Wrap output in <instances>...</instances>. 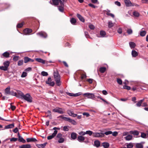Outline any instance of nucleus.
Here are the masks:
<instances>
[{"instance_id": "41", "label": "nucleus", "mask_w": 148, "mask_h": 148, "mask_svg": "<svg viewBox=\"0 0 148 148\" xmlns=\"http://www.w3.org/2000/svg\"><path fill=\"white\" fill-rule=\"evenodd\" d=\"M106 70V68L105 67H101L99 71H100L101 73H104Z\"/></svg>"}, {"instance_id": "29", "label": "nucleus", "mask_w": 148, "mask_h": 148, "mask_svg": "<svg viewBox=\"0 0 148 148\" xmlns=\"http://www.w3.org/2000/svg\"><path fill=\"white\" fill-rule=\"evenodd\" d=\"M10 86H8L7 88L5 89V92L7 94L9 95L10 94Z\"/></svg>"}, {"instance_id": "17", "label": "nucleus", "mask_w": 148, "mask_h": 148, "mask_svg": "<svg viewBox=\"0 0 148 148\" xmlns=\"http://www.w3.org/2000/svg\"><path fill=\"white\" fill-rule=\"evenodd\" d=\"M32 32L31 29L27 28L23 30V33L24 35H27L31 33Z\"/></svg>"}, {"instance_id": "33", "label": "nucleus", "mask_w": 148, "mask_h": 148, "mask_svg": "<svg viewBox=\"0 0 148 148\" xmlns=\"http://www.w3.org/2000/svg\"><path fill=\"white\" fill-rule=\"evenodd\" d=\"M144 100V99H141L136 104V106L137 107H140L141 106V104L142 103V102H143V101Z\"/></svg>"}, {"instance_id": "5", "label": "nucleus", "mask_w": 148, "mask_h": 148, "mask_svg": "<svg viewBox=\"0 0 148 148\" xmlns=\"http://www.w3.org/2000/svg\"><path fill=\"white\" fill-rule=\"evenodd\" d=\"M83 96L86 97L88 99H90L95 100V96L94 94L92 93H85L83 94Z\"/></svg>"}, {"instance_id": "49", "label": "nucleus", "mask_w": 148, "mask_h": 148, "mask_svg": "<svg viewBox=\"0 0 148 148\" xmlns=\"http://www.w3.org/2000/svg\"><path fill=\"white\" fill-rule=\"evenodd\" d=\"M117 32L120 34H121L122 32V29L120 27L118 28L117 29Z\"/></svg>"}, {"instance_id": "40", "label": "nucleus", "mask_w": 148, "mask_h": 148, "mask_svg": "<svg viewBox=\"0 0 148 148\" xmlns=\"http://www.w3.org/2000/svg\"><path fill=\"white\" fill-rule=\"evenodd\" d=\"M136 147L138 148H143V145L140 143H137L136 145Z\"/></svg>"}, {"instance_id": "3", "label": "nucleus", "mask_w": 148, "mask_h": 148, "mask_svg": "<svg viewBox=\"0 0 148 148\" xmlns=\"http://www.w3.org/2000/svg\"><path fill=\"white\" fill-rule=\"evenodd\" d=\"M60 128L57 127H54L53 128V130H55L54 132L51 135L48 136L47 137L48 140H49L52 139L53 138L56 136V135L57 134L58 131L56 130H59Z\"/></svg>"}, {"instance_id": "27", "label": "nucleus", "mask_w": 148, "mask_h": 148, "mask_svg": "<svg viewBox=\"0 0 148 148\" xmlns=\"http://www.w3.org/2000/svg\"><path fill=\"white\" fill-rule=\"evenodd\" d=\"M77 16L81 21L83 22H84V19L83 17L80 14H77Z\"/></svg>"}, {"instance_id": "22", "label": "nucleus", "mask_w": 148, "mask_h": 148, "mask_svg": "<svg viewBox=\"0 0 148 148\" xmlns=\"http://www.w3.org/2000/svg\"><path fill=\"white\" fill-rule=\"evenodd\" d=\"M71 123L73 125H76L77 124V122L74 120L70 118H69L67 121Z\"/></svg>"}, {"instance_id": "46", "label": "nucleus", "mask_w": 148, "mask_h": 148, "mask_svg": "<svg viewBox=\"0 0 148 148\" xmlns=\"http://www.w3.org/2000/svg\"><path fill=\"white\" fill-rule=\"evenodd\" d=\"M23 60H19L18 62V66H20L22 65L23 64Z\"/></svg>"}, {"instance_id": "36", "label": "nucleus", "mask_w": 148, "mask_h": 148, "mask_svg": "<svg viewBox=\"0 0 148 148\" xmlns=\"http://www.w3.org/2000/svg\"><path fill=\"white\" fill-rule=\"evenodd\" d=\"M133 15L136 17H138L140 16V14L137 11H134L133 13Z\"/></svg>"}, {"instance_id": "53", "label": "nucleus", "mask_w": 148, "mask_h": 148, "mask_svg": "<svg viewBox=\"0 0 148 148\" xmlns=\"http://www.w3.org/2000/svg\"><path fill=\"white\" fill-rule=\"evenodd\" d=\"M41 73V75L43 76H47L48 75V74L47 72L44 71L42 72Z\"/></svg>"}, {"instance_id": "21", "label": "nucleus", "mask_w": 148, "mask_h": 148, "mask_svg": "<svg viewBox=\"0 0 148 148\" xmlns=\"http://www.w3.org/2000/svg\"><path fill=\"white\" fill-rule=\"evenodd\" d=\"M129 133L134 136H137L139 134V132L137 130L130 131L129 132Z\"/></svg>"}, {"instance_id": "16", "label": "nucleus", "mask_w": 148, "mask_h": 148, "mask_svg": "<svg viewBox=\"0 0 148 148\" xmlns=\"http://www.w3.org/2000/svg\"><path fill=\"white\" fill-rule=\"evenodd\" d=\"M67 113L70 116L73 117H75L77 116V114H74L73 111H71V110H68L67 111Z\"/></svg>"}, {"instance_id": "6", "label": "nucleus", "mask_w": 148, "mask_h": 148, "mask_svg": "<svg viewBox=\"0 0 148 148\" xmlns=\"http://www.w3.org/2000/svg\"><path fill=\"white\" fill-rule=\"evenodd\" d=\"M53 112H58L59 114H62L64 113V112L62 109L58 107H57L52 110Z\"/></svg>"}, {"instance_id": "56", "label": "nucleus", "mask_w": 148, "mask_h": 148, "mask_svg": "<svg viewBox=\"0 0 148 148\" xmlns=\"http://www.w3.org/2000/svg\"><path fill=\"white\" fill-rule=\"evenodd\" d=\"M104 134H106V135L111 134H112V132L111 131H108L106 132H105L104 133H103Z\"/></svg>"}, {"instance_id": "8", "label": "nucleus", "mask_w": 148, "mask_h": 148, "mask_svg": "<svg viewBox=\"0 0 148 148\" xmlns=\"http://www.w3.org/2000/svg\"><path fill=\"white\" fill-rule=\"evenodd\" d=\"M35 60L38 62L41 63L43 64H46V66H47V64H48V61H45L40 58H35Z\"/></svg>"}, {"instance_id": "37", "label": "nucleus", "mask_w": 148, "mask_h": 148, "mask_svg": "<svg viewBox=\"0 0 148 148\" xmlns=\"http://www.w3.org/2000/svg\"><path fill=\"white\" fill-rule=\"evenodd\" d=\"M129 45L131 48H134L136 46L135 44L133 42H130L129 43Z\"/></svg>"}, {"instance_id": "23", "label": "nucleus", "mask_w": 148, "mask_h": 148, "mask_svg": "<svg viewBox=\"0 0 148 148\" xmlns=\"http://www.w3.org/2000/svg\"><path fill=\"white\" fill-rule=\"evenodd\" d=\"M132 138L133 136L132 135L128 134L125 138L126 140L129 141L132 140Z\"/></svg>"}, {"instance_id": "64", "label": "nucleus", "mask_w": 148, "mask_h": 148, "mask_svg": "<svg viewBox=\"0 0 148 148\" xmlns=\"http://www.w3.org/2000/svg\"><path fill=\"white\" fill-rule=\"evenodd\" d=\"M79 134L83 136L85 135L86 134L85 133V132H84L81 131L79 133Z\"/></svg>"}, {"instance_id": "18", "label": "nucleus", "mask_w": 148, "mask_h": 148, "mask_svg": "<svg viewBox=\"0 0 148 148\" xmlns=\"http://www.w3.org/2000/svg\"><path fill=\"white\" fill-rule=\"evenodd\" d=\"M77 140L80 142H83L85 140V137L82 136H78L77 138Z\"/></svg>"}, {"instance_id": "43", "label": "nucleus", "mask_w": 148, "mask_h": 148, "mask_svg": "<svg viewBox=\"0 0 148 148\" xmlns=\"http://www.w3.org/2000/svg\"><path fill=\"white\" fill-rule=\"evenodd\" d=\"M93 132L92 131L90 130L87 131L85 132L86 134H88L90 136H91L92 135H93Z\"/></svg>"}, {"instance_id": "51", "label": "nucleus", "mask_w": 148, "mask_h": 148, "mask_svg": "<svg viewBox=\"0 0 148 148\" xmlns=\"http://www.w3.org/2000/svg\"><path fill=\"white\" fill-rule=\"evenodd\" d=\"M62 135L61 133H59L57 135L56 137L57 138L59 139L62 138Z\"/></svg>"}, {"instance_id": "4", "label": "nucleus", "mask_w": 148, "mask_h": 148, "mask_svg": "<svg viewBox=\"0 0 148 148\" xmlns=\"http://www.w3.org/2000/svg\"><path fill=\"white\" fill-rule=\"evenodd\" d=\"M22 99H24L30 103L32 102V97L29 93H27L25 95H24Z\"/></svg>"}, {"instance_id": "47", "label": "nucleus", "mask_w": 148, "mask_h": 148, "mask_svg": "<svg viewBox=\"0 0 148 148\" xmlns=\"http://www.w3.org/2000/svg\"><path fill=\"white\" fill-rule=\"evenodd\" d=\"M64 138L62 137L58 140V142L59 143H62L64 142Z\"/></svg>"}, {"instance_id": "28", "label": "nucleus", "mask_w": 148, "mask_h": 148, "mask_svg": "<svg viewBox=\"0 0 148 148\" xmlns=\"http://www.w3.org/2000/svg\"><path fill=\"white\" fill-rule=\"evenodd\" d=\"M14 127V124L12 123V124H10L8 125L5 126V129H8L13 128Z\"/></svg>"}, {"instance_id": "38", "label": "nucleus", "mask_w": 148, "mask_h": 148, "mask_svg": "<svg viewBox=\"0 0 148 148\" xmlns=\"http://www.w3.org/2000/svg\"><path fill=\"white\" fill-rule=\"evenodd\" d=\"M70 22L71 24L74 25L76 22V20L75 18H73L70 20Z\"/></svg>"}, {"instance_id": "11", "label": "nucleus", "mask_w": 148, "mask_h": 148, "mask_svg": "<svg viewBox=\"0 0 148 148\" xmlns=\"http://www.w3.org/2000/svg\"><path fill=\"white\" fill-rule=\"evenodd\" d=\"M126 5L127 7L134 6V5L132 3L130 0H124Z\"/></svg>"}, {"instance_id": "19", "label": "nucleus", "mask_w": 148, "mask_h": 148, "mask_svg": "<svg viewBox=\"0 0 148 148\" xmlns=\"http://www.w3.org/2000/svg\"><path fill=\"white\" fill-rule=\"evenodd\" d=\"M26 140L27 142H35L37 141L36 139L34 138H27Z\"/></svg>"}, {"instance_id": "57", "label": "nucleus", "mask_w": 148, "mask_h": 148, "mask_svg": "<svg viewBox=\"0 0 148 148\" xmlns=\"http://www.w3.org/2000/svg\"><path fill=\"white\" fill-rule=\"evenodd\" d=\"M23 24L24 23H19L17 25V27L18 28H21L23 26Z\"/></svg>"}, {"instance_id": "59", "label": "nucleus", "mask_w": 148, "mask_h": 148, "mask_svg": "<svg viewBox=\"0 0 148 148\" xmlns=\"http://www.w3.org/2000/svg\"><path fill=\"white\" fill-rule=\"evenodd\" d=\"M147 135L146 134L144 133H141V137L143 138H146Z\"/></svg>"}, {"instance_id": "32", "label": "nucleus", "mask_w": 148, "mask_h": 148, "mask_svg": "<svg viewBox=\"0 0 148 148\" xmlns=\"http://www.w3.org/2000/svg\"><path fill=\"white\" fill-rule=\"evenodd\" d=\"M132 55L133 57H136L138 55V53L135 50H132Z\"/></svg>"}, {"instance_id": "31", "label": "nucleus", "mask_w": 148, "mask_h": 148, "mask_svg": "<svg viewBox=\"0 0 148 148\" xmlns=\"http://www.w3.org/2000/svg\"><path fill=\"white\" fill-rule=\"evenodd\" d=\"M95 145L97 147H99L100 145V142L98 140H95L94 142Z\"/></svg>"}, {"instance_id": "54", "label": "nucleus", "mask_w": 148, "mask_h": 148, "mask_svg": "<svg viewBox=\"0 0 148 148\" xmlns=\"http://www.w3.org/2000/svg\"><path fill=\"white\" fill-rule=\"evenodd\" d=\"M27 73L23 72L21 77H26L27 76Z\"/></svg>"}, {"instance_id": "20", "label": "nucleus", "mask_w": 148, "mask_h": 148, "mask_svg": "<svg viewBox=\"0 0 148 148\" xmlns=\"http://www.w3.org/2000/svg\"><path fill=\"white\" fill-rule=\"evenodd\" d=\"M114 23H113L112 21H109L108 22V26L109 28H111L114 26Z\"/></svg>"}, {"instance_id": "26", "label": "nucleus", "mask_w": 148, "mask_h": 148, "mask_svg": "<svg viewBox=\"0 0 148 148\" xmlns=\"http://www.w3.org/2000/svg\"><path fill=\"white\" fill-rule=\"evenodd\" d=\"M31 145L29 144L19 146V148H30Z\"/></svg>"}, {"instance_id": "9", "label": "nucleus", "mask_w": 148, "mask_h": 148, "mask_svg": "<svg viewBox=\"0 0 148 148\" xmlns=\"http://www.w3.org/2000/svg\"><path fill=\"white\" fill-rule=\"evenodd\" d=\"M46 83L52 86H53L55 84L54 82L52 81L51 78L50 77L48 78V80L46 81Z\"/></svg>"}, {"instance_id": "10", "label": "nucleus", "mask_w": 148, "mask_h": 148, "mask_svg": "<svg viewBox=\"0 0 148 148\" xmlns=\"http://www.w3.org/2000/svg\"><path fill=\"white\" fill-rule=\"evenodd\" d=\"M37 35H39L41 37L46 38L47 36V34L45 32H40L38 33H37Z\"/></svg>"}, {"instance_id": "7", "label": "nucleus", "mask_w": 148, "mask_h": 148, "mask_svg": "<svg viewBox=\"0 0 148 148\" xmlns=\"http://www.w3.org/2000/svg\"><path fill=\"white\" fill-rule=\"evenodd\" d=\"M104 134L102 133L93 132L92 136L93 137H104Z\"/></svg>"}, {"instance_id": "42", "label": "nucleus", "mask_w": 148, "mask_h": 148, "mask_svg": "<svg viewBox=\"0 0 148 148\" xmlns=\"http://www.w3.org/2000/svg\"><path fill=\"white\" fill-rule=\"evenodd\" d=\"M18 141L20 142H22L23 143L26 142V141L21 136L18 138Z\"/></svg>"}, {"instance_id": "58", "label": "nucleus", "mask_w": 148, "mask_h": 148, "mask_svg": "<svg viewBox=\"0 0 148 148\" xmlns=\"http://www.w3.org/2000/svg\"><path fill=\"white\" fill-rule=\"evenodd\" d=\"M123 88L125 89H126L128 90H130L131 89V88L130 86H123Z\"/></svg>"}, {"instance_id": "34", "label": "nucleus", "mask_w": 148, "mask_h": 148, "mask_svg": "<svg viewBox=\"0 0 148 148\" xmlns=\"http://www.w3.org/2000/svg\"><path fill=\"white\" fill-rule=\"evenodd\" d=\"M102 145L104 148H107L109 146V144L108 143L104 142L102 143Z\"/></svg>"}, {"instance_id": "35", "label": "nucleus", "mask_w": 148, "mask_h": 148, "mask_svg": "<svg viewBox=\"0 0 148 148\" xmlns=\"http://www.w3.org/2000/svg\"><path fill=\"white\" fill-rule=\"evenodd\" d=\"M3 55L5 57L8 58L9 57L10 53L9 52L6 51L3 53Z\"/></svg>"}, {"instance_id": "60", "label": "nucleus", "mask_w": 148, "mask_h": 148, "mask_svg": "<svg viewBox=\"0 0 148 148\" xmlns=\"http://www.w3.org/2000/svg\"><path fill=\"white\" fill-rule=\"evenodd\" d=\"M127 32L129 34H130L132 33V30L131 29H129L127 31Z\"/></svg>"}, {"instance_id": "13", "label": "nucleus", "mask_w": 148, "mask_h": 148, "mask_svg": "<svg viewBox=\"0 0 148 148\" xmlns=\"http://www.w3.org/2000/svg\"><path fill=\"white\" fill-rule=\"evenodd\" d=\"M16 97L18 98H22L23 95V93L20 90L17 91Z\"/></svg>"}, {"instance_id": "24", "label": "nucleus", "mask_w": 148, "mask_h": 148, "mask_svg": "<svg viewBox=\"0 0 148 148\" xmlns=\"http://www.w3.org/2000/svg\"><path fill=\"white\" fill-rule=\"evenodd\" d=\"M47 144V143H45L41 144H38L36 145V146L39 148H44L45 147Z\"/></svg>"}, {"instance_id": "45", "label": "nucleus", "mask_w": 148, "mask_h": 148, "mask_svg": "<svg viewBox=\"0 0 148 148\" xmlns=\"http://www.w3.org/2000/svg\"><path fill=\"white\" fill-rule=\"evenodd\" d=\"M106 14L108 16H110L111 17H112L113 18H114V15L113 14L110 13V11L107 12L106 13Z\"/></svg>"}, {"instance_id": "48", "label": "nucleus", "mask_w": 148, "mask_h": 148, "mask_svg": "<svg viewBox=\"0 0 148 148\" xmlns=\"http://www.w3.org/2000/svg\"><path fill=\"white\" fill-rule=\"evenodd\" d=\"M59 117L60 118L62 119H64V120L65 121H67L69 117H66L64 116L63 115H61L59 116Z\"/></svg>"}, {"instance_id": "52", "label": "nucleus", "mask_w": 148, "mask_h": 148, "mask_svg": "<svg viewBox=\"0 0 148 148\" xmlns=\"http://www.w3.org/2000/svg\"><path fill=\"white\" fill-rule=\"evenodd\" d=\"M19 58L18 56H15L13 58V60L14 61H16L18 60Z\"/></svg>"}, {"instance_id": "61", "label": "nucleus", "mask_w": 148, "mask_h": 148, "mask_svg": "<svg viewBox=\"0 0 148 148\" xmlns=\"http://www.w3.org/2000/svg\"><path fill=\"white\" fill-rule=\"evenodd\" d=\"M16 94H17L16 92H14L12 91V92H10V94L9 95H12L13 96H15L16 97Z\"/></svg>"}, {"instance_id": "1", "label": "nucleus", "mask_w": 148, "mask_h": 148, "mask_svg": "<svg viewBox=\"0 0 148 148\" xmlns=\"http://www.w3.org/2000/svg\"><path fill=\"white\" fill-rule=\"evenodd\" d=\"M54 77L56 84L57 86H59L61 85V82L60 81V76L57 72L54 73Z\"/></svg>"}, {"instance_id": "44", "label": "nucleus", "mask_w": 148, "mask_h": 148, "mask_svg": "<svg viewBox=\"0 0 148 148\" xmlns=\"http://www.w3.org/2000/svg\"><path fill=\"white\" fill-rule=\"evenodd\" d=\"M133 147V144L131 143H129L127 145V148H132Z\"/></svg>"}, {"instance_id": "25", "label": "nucleus", "mask_w": 148, "mask_h": 148, "mask_svg": "<svg viewBox=\"0 0 148 148\" xmlns=\"http://www.w3.org/2000/svg\"><path fill=\"white\" fill-rule=\"evenodd\" d=\"M77 137V134L75 132H72L71 134V138L72 139L75 140Z\"/></svg>"}, {"instance_id": "55", "label": "nucleus", "mask_w": 148, "mask_h": 148, "mask_svg": "<svg viewBox=\"0 0 148 148\" xmlns=\"http://www.w3.org/2000/svg\"><path fill=\"white\" fill-rule=\"evenodd\" d=\"M63 130L64 131H68L69 130V129L68 126H65L63 127Z\"/></svg>"}, {"instance_id": "63", "label": "nucleus", "mask_w": 148, "mask_h": 148, "mask_svg": "<svg viewBox=\"0 0 148 148\" xmlns=\"http://www.w3.org/2000/svg\"><path fill=\"white\" fill-rule=\"evenodd\" d=\"M89 27L91 29H94L95 28L94 26L92 24L89 25Z\"/></svg>"}, {"instance_id": "12", "label": "nucleus", "mask_w": 148, "mask_h": 148, "mask_svg": "<svg viewBox=\"0 0 148 148\" xmlns=\"http://www.w3.org/2000/svg\"><path fill=\"white\" fill-rule=\"evenodd\" d=\"M53 4L55 5H58L63 3L61 0H52Z\"/></svg>"}, {"instance_id": "62", "label": "nucleus", "mask_w": 148, "mask_h": 148, "mask_svg": "<svg viewBox=\"0 0 148 148\" xmlns=\"http://www.w3.org/2000/svg\"><path fill=\"white\" fill-rule=\"evenodd\" d=\"M89 6L90 7H92L93 8H97V7L95 6L94 5L92 4V3H89L88 4Z\"/></svg>"}, {"instance_id": "30", "label": "nucleus", "mask_w": 148, "mask_h": 148, "mask_svg": "<svg viewBox=\"0 0 148 148\" xmlns=\"http://www.w3.org/2000/svg\"><path fill=\"white\" fill-rule=\"evenodd\" d=\"M100 37H104L106 35V32L104 31H101L100 33Z\"/></svg>"}, {"instance_id": "39", "label": "nucleus", "mask_w": 148, "mask_h": 148, "mask_svg": "<svg viewBox=\"0 0 148 148\" xmlns=\"http://www.w3.org/2000/svg\"><path fill=\"white\" fill-rule=\"evenodd\" d=\"M146 33L145 31H141L140 33V35L142 37L144 36L145 35Z\"/></svg>"}, {"instance_id": "2", "label": "nucleus", "mask_w": 148, "mask_h": 148, "mask_svg": "<svg viewBox=\"0 0 148 148\" xmlns=\"http://www.w3.org/2000/svg\"><path fill=\"white\" fill-rule=\"evenodd\" d=\"M10 64V62L8 61H6L3 63V66H0V69L4 71H7Z\"/></svg>"}, {"instance_id": "50", "label": "nucleus", "mask_w": 148, "mask_h": 148, "mask_svg": "<svg viewBox=\"0 0 148 148\" xmlns=\"http://www.w3.org/2000/svg\"><path fill=\"white\" fill-rule=\"evenodd\" d=\"M117 82L118 84L120 85H121L122 84V81L121 79L118 78L117 79Z\"/></svg>"}, {"instance_id": "15", "label": "nucleus", "mask_w": 148, "mask_h": 148, "mask_svg": "<svg viewBox=\"0 0 148 148\" xmlns=\"http://www.w3.org/2000/svg\"><path fill=\"white\" fill-rule=\"evenodd\" d=\"M34 60L33 59L27 57H25L24 58V62L25 63H26L28 62H33Z\"/></svg>"}, {"instance_id": "14", "label": "nucleus", "mask_w": 148, "mask_h": 148, "mask_svg": "<svg viewBox=\"0 0 148 148\" xmlns=\"http://www.w3.org/2000/svg\"><path fill=\"white\" fill-rule=\"evenodd\" d=\"M59 6H58V9L60 12H63L64 11V4L63 2Z\"/></svg>"}]
</instances>
